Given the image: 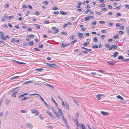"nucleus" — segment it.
<instances>
[{"label": "nucleus", "instance_id": "nucleus-13", "mask_svg": "<svg viewBox=\"0 0 129 129\" xmlns=\"http://www.w3.org/2000/svg\"><path fill=\"white\" fill-rule=\"evenodd\" d=\"M60 13L63 15H67V13L66 12H64L62 11H61L60 12Z\"/></svg>", "mask_w": 129, "mask_h": 129}, {"label": "nucleus", "instance_id": "nucleus-61", "mask_svg": "<svg viewBox=\"0 0 129 129\" xmlns=\"http://www.w3.org/2000/svg\"><path fill=\"white\" fill-rule=\"evenodd\" d=\"M14 18V17H13L12 16H9L8 17V18L9 20H10L11 18Z\"/></svg>", "mask_w": 129, "mask_h": 129}, {"label": "nucleus", "instance_id": "nucleus-64", "mask_svg": "<svg viewBox=\"0 0 129 129\" xmlns=\"http://www.w3.org/2000/svg\"><path fill=\"white\" fill-rule=\"evenodd\" d=\"M109 45L108 44H106L105 45V46L106 47L108 48L109 47Z\"/></svg>", "mask_w": 129, "mask_h": 129}, {"label": "nucleus", "instance_id": "nucleus-16", "mask_svg": "<svg viewBox=\"0 0 129 129\" xmlns=\"http://www.w3.org/2000/svg\"><path fill=\"white\" fill-rule=\"evenodd\" d=\"M10 100L9 99H7L5 101V103L7 105H8V104L9 103H10Z\"/></svg>", "mask_w": 129, "mask_h": 129}, {"label": "nucleus", "instance_id": "nucleus-11", "mask_svg": "<svg viewBox=\"0 0 129 129\" xmlns=\"http://www.w3.org/2000/svg\"><path fill=\"white\" fill-rule=\"evenodd\" d=\"M118 53L117 52H114L112 55V57H116L118 54Z\"/></svg>", "mask_w": 129, "mask_h": 129}, {"label": "nucleus", "instance_id": "nucleus-3", "mask_svg": "<svg viewBox=\"0 0 129 129\" xmlns=\"http://www.w3.org/2000/svg\"><path fill=\"white\" fill-rule=\"evenodd\" d=\"M19 90H17L16 91H13L11 94V96L12 97H15L16 96V94L18 92Z\"/></svg>", "mask_w": 129, "mask_h": 129}, {"label": "nucleus", "instance_id": "nucleus-5", "mask_svg": "<svg viewBox=\"0 0 129 129\" xmlns=\"http://www.w3.org/2000/svg\"><path fill=\"white\" fill-rule=\"evenodd\" d=\"M107 62H108L110 65L112 66L115 63V61L113 60L112 61H107Z\"/></svg>", "mask_w": 129, "mask_h": 129}, {"label": "nucleus", "instance_id": "nucleus-7", "mask_svg": "<svg viewBox=\"0 0 129 129\" xmlns=\"http://www.w3.org/2000/svg\"><path fill=\"white\" fill-rule=\"evenodd\" d=\"M52 29H53L55 31L54 33L55 34H57L58 33L59 31L58 29L56 27H52Z\"/></svg>", "mask_w": 129, "mask_h": 129}, {"label": "nucleus", "instance_id": "nucleus-34", "mask_svg": "<svg viewBox=\"0 0 129 129\" xmlns=\"http://www.w3.org/2000/svg\"><path fill=\"white\" fill-rule=\"evenodd\" d=\"M118 36V34H116L115 36H114L113 37V38L114 39H116L117 38Z\"/></svg>", "mask_w": 129, "mask_h": 129}, {"label": "nucleus", "instance_id": "nucleus-41", "mask_svg": "<svg viewBox=\"0 0 129 129\" xmlns=\"http://www.w3.org/2000/svg\"><path fill=\"white\" fill-rule=\"evenodd\" d=\"M62 117L63 118V121L65 123H67V121L66 120V119L64 118V117L63 116H62Z\"/></svg>", "mask_w": 129, "mask_h": 129}, {"label": "nucleus", "instance_id": "nucleus-36", "mask_svg": "<svg viewBox=\"0 0 129 129\" xmlns=\"http://www.w3.org/2000/svg\"><path fill=\"white\" fill-rule=\"evenodd\" d=\"M28 37L29 38H33L34 37V36L33 35H29L28 36Z\"/></svg>", "mask_w": 129, "mask_h": 129}, {"label": "nucleus", "instance_id": "nucleus-39", "mask_svg": "<svg viewBox=\"0 0 129 129\" xmlns=\"http://www.w3.org/2000/svg\"><path fill=\"white\" fill-rule=\"evenodd\" d=\"M124 27L123 26H119V28L118 29H124Z\"/></svg>", "mask_w": 129, "mask_h": 129}, {"label": "nucleus", "instance_id": "nucleus-15", "mask_svg": "<svg viewBox=\"0 0 129 129\" xmlns=\"http://www.w3.org/2000/svg\"><path fill=\"white\" fill-rule=\"evenodd\" d=\"M51 100H52V101L54 102V104H55V105H56V106H58V104H57V103L53 99V98L52 97H51Z\"/></svg>", "mask_w": 129, "mask_h": 129}, {"label": "nucleus", "instance_id": "nucleus-49", "mask_svg": "<svg viewBox=\"0 0 129 129\" xmlns=\"http://www.w3.org/2000/svg\"><path fill=\"white\" fill-rule=\"evenodd\" d=\"M95 13L98 15H100L102 14V13L101 12H96Z\"/></svg>", "mask_w": 129, "mask_h": 129}, {"label": "nucleus", "instance_id": "nucleus-45", "mask_svg": "<svg viewBox=\"0 0 129 129\" xmlns=\"http://www.w3.org/2000/svg\"><path fill=\"white\" fill-rule=\"evenodd\" d=\"M92 25H95L96 24V21H93L91 23Z\"/></svg>", "mask_w": 129, "mask_h": 129}, {"label": "nucleus", "instance_id": "nucleus-51", "mask_svg": "<svg viewBox=\"0 0 129 129\" xmlns=\"http://www.w3.org/2000/svg\"><path fill=\"white\" fill-rule=\"evenodd\" d=\"M90 10H87L86 11L84 12V13L85 14H87L88 13V12H89V11Z\"/></svg>", "mask_w": 129, "mask_h": 129}, {"label": "nucleus", "instance_id": "nucleus-21", "mask_svg": "<svg viewBox=\"0 0 129 129\" xmlns=\"http://www.w3.org/2000/svg\"><path fill=\"white\" fill-rule=\"evenodd\" d=\"M116 97L122 100H123L124 99L120 95L117 96Z\"/></svg>", "mask_w": 129, "mask_h": 129}, {"label": "nucleus", "instance_id": "nucleus-42", "mask_svg": "<svg viewBox=\"0 0 129 129\" xmlns=\"http://www.w3.org/2000/svg\"><path fill=\"white\" fill-rule=\"evenodd\" d=\"M36 111H35V110H32L31 111V112L32 113H35Z\"/></svg>", "mask_w": 129, "mask_h": 129}, {"label": "nucleus", "instance_id": "nucleus-9", "mask_svg": "<svg viewBox=\"0 0 129 129\" xmlns=\"http://www.w3.org/2000/svg\"><path fill=\"white\" fill-rule=\"evenodd\" d=\"M26 126L28 128H32L33 127L31 124L29 123L26 124Z\"/></svg>", "mask_w": 129, "mask_h": 129}, {"label": "nucleus", "instance_id": "nucleus-18", "mask_svg": "<svg viewBox=\"0 0 129 129\" xmlns=\"http://www.w3.org/2000/svg\"><path fill=\"white\" fill-rule=\"evenodd\" d=\"M68 45L67 44H66L64 43H62V47H64Z\"/></svg>", "mask_w": 129, "mask_h": 129}, {"label": "nucleus", "instance_id": "nucleus-23", "mask_svg": "<svg viewBox=\"0 0 129 129\" xmlns=\"http://www.w3.org/2000/svg\"><path fill=\"white\" fill-rule=\"evenodd\" d=\"M27 99H28V98H27L26 97H24L23 98H22L20 100V101L22 102L23 100H25Z\"/></svg>", "mask_w": 129, "mask_h": 129}, {"label": "nucleus", "instance_id": "nucleus-27", "mask_svg": "<svg viewBox=\"0 0 129 129\" xmlns=\"http://www.w3.org/2000/svg\"><path fill=\"white\" fill-rule=\"evenodd\" d=\"M20 112L22 113H26L27 112V111L23 110H20Z\"/></svg>", "mask_w": 129, "mask_h": 129}, {"label": "nucleus", "instance_id": "nucleus-62", "mask_svg": "<svg viewBox=\"0 0 129 129\" xmlns=\"http://www.w3.org/2000/svg\"><path fill=\"white\" fill-rule=\"evenodd\" d=\"M109 25L110 26H112L113 25V24L112 23H111L110 22H109L108 23Z\"/></svg>", "mask_w": 129, "mask_h": 129}, {"label": "nucleus", "instance_id": "nucleus-1", "mask_svg": "<svg viewBox=\"0 0 129 129\" xmlns=\"http://www.w3.org/2000/svg\"><path fill=\"white\" fill-rule=\"evenodd\" d=\"M40 99L43 101L44 103H45V105H46V106L48 108V109H51V108L50 107V106L49 105H48L47 103L44 100L43 98V97L41 96V98Z\"/></svg>", "mask_w": 129, "mask_h": 129}, {"label": "nucleus", "instance_id": "nucleus-12", "mask_svg": "<svg viewBox=\"0 0 129 129\" xmlns=\"http://www.w3.org/2000/svg\"><path fill=\"white\" fill-rule=\"evenodd\" d=\"M65 104L68 110H69L70 108V106H69V104H68V103L67 102H65Z\"/></svg>", "mask_w": 129, "mask_h": 129}, {"label": "nucleus", "instance_id": "nucleus-43", "mask_svg": "<svg viewBox=\"0 0 129 129\" xmlns=\"http://www.w3.org/2000/svg\"><path fill=\"white\" fill-rule=\"evenodd\" d=\"M13 61H15V62H16L19 64H21V63H22V62H19V61H16V60H13Z\"/></svg>", "mask_w": 129, "mask_h": 129}, {"label": "nucleus", "instance_id": "nucleus-17", "mask_svg": "<svg viewBox=\"0 0 129 129\" xmlns=\"http://www.w3.org/2000/svg\"><path fill=\"white\" fill-rule=\"evenodd\" d=\"M96 98L98 100H100L101 98V96H100V94H98L96 95Z\"/></svg>", "mask_w": 129, "mask_h": 129}, {"label": "nucleus", "instance_id": "nucleus-52", "mask_svg": "<svg viewBox=\"0 0 129 129\" xmlns=\"http://www.w3.org/2000/svg\"><path fill=\"white\" fill-rule=\"evenodd\" d=\"M75 37V36H71L70 37V38L71 39H73Z\"/></svg>", "mask_w": 129, "mask_h": 129}, {"label": "nucleus", "instance_id": "nucleus-26", "mask_svg": "<svg viewBox=\"0 0 129 129\" xmlns=\"http://www.w3.org/2000/svg\"><path fill=\"white\" fill-rule=\"evenodd\" d=\"M91 47L93 48H97L98 47V46L96 45H95L92 46Z\"/></svg>", "mask_w": 129, "mask_h": 129}, {"label": "nucleus", "instance_id": "nucleus-24", "mask_svg": "<svg viewBox=\"0 0 129 129\" xmlns=\"http://www.w3.org/2000/svg\"><path fill=\"white\" fill-rule=\"evenodd\" d=\"M33 82V80H32L31 81H25V82H23V83L24 84H26L30 82V83H31Z\"/></svg>", "mask_w": 129, "mask_h": 129}, {"label": "nucleus", "instance_id": "nucleus-37", "mask_svg": "<svg viewBox=\"0 0 129 129\" xmlns=\"http://www.w3.org/2000/svg\"><path fill=\"white\" fill-rule=\"evenodd\" d=\"M73 101H74V102L78 106H79V104H78V102L76 100H75L74 99H73Z\"/></svg>", "mask_w": 129, "mask_h": 129}, {"label": "nucleus", "instance_id": "nucleus-57", "mask_svg": "<svg viewBox=\"0 0 129 129\" xmlns=\"http://www.w3.org/2000/svg\"><path fill=\"white\" fill-rule=\"evenodd\" d=\"M44 23L45 24H48L50 23L49 21H45L44 22Z\"/></svg>", "mask_w": 129, "mask_h": 129}, {"label": "nucleus", "instance_id": "nucleus-47", "mask_svg": "<svg viewBox=\"0 0 129 129\" xmlns=\"http://www.w3.org/2000/svg\"><path fill=\"white\" fill-rule=\"evenodd\" d=\"M89 18L88 16L87 17H85L84 19V20L85 21L86 20H89Z\"/></svg>", "mask_w": 129, "mask_h": 129}, {"label": "nucleus", "instance_id": "nucleus-55", "mask_svg": "<svg viewBox=\"0 0 129 129\" xmlns=\"http://www.w3.org/2000/svg\"><path fill=\"white\" fill-rule=\"evenodd\" d=\"M30 13L29 11H27L26 13L25 14V15L26 16H28L29 15V13Z\"/></svg>", "mask_w": 129, "mask_h": 129}, {"label": "nucleus", "instance_id": "nucleus-28", "mask_svg": "<svg viewBox=\"0 0 129 129\" xmlns=\"http://www.w3.org/2000/svg\"><path fill=\"white\" fill-rule=\"evenodd\" d=\"M81 126L82 129H86L85 126L82 124H81Z\"/></svg>", "mask_w": 129, "mask_h": 129}, {"label": "nucleus", "instance_id": "nucleus-35", "mask_svg": "<svg viewBox=\"0 0 129 129\" xmlns=\"http://www.w3.org/2000/svg\"><path fill=\"white\" fill-rule=\"evenodd\" d=\"M105 6V5L104 4H100L99 5V7H104Z\"/></svg>", "mask_w": 129, "mask_h": 129}, {"label": "nucleus", "instance_id": "nucleus-32", "mask_svg": "<svg viewBox=\"0 0 129 129\" xmlns=\"http://www.w3.org/2000/svg\"><path fill=\"white\" fill-rule=\"evenodd\" d=\"M43 3L46 6L48 4V2L47 1H45L43 2Z\"/></svg>", "mask_w": 129, "mask_h": 129}, {"label": "nucleus", "instance_id": "nucleus-10", "mask_svg": "<svg viewBox=\"0 0 129 129\" xmlns=\"http://www.w3.org/2000/svg\"><path fill=\"white\" fill-rule=\"evenodd\" d=\"M45 85L50 87L51 88L53 89H54V87L52 85H51L49 84H46Z\"/></svg>", "mask_w": 129, "mask_h": 129}, {"label": "nucleus", "instance_id": "nucleus-8", "mask_svg": "<svg viewBox=\"0 0 129 129\" xmlns=\"http://www.w3.org/2000/svg\"><path fill=\"white\" fill-rule=\"evenodd\" d=\"M101 113L104 116H107L109 114V113L108 112L104 111H101Z\"/></svg>", "mask_w": 129, "mask_h": 129}, {"label": "nucleus", "instance_id": "nucleus-44", "mask_svg": "<svg viewBox=\"0 0 129 129\" xmlns=\"http://www.w3.org/2000/svg\"><path fill=\"white\" fill-rule=\"evenodd\" d=\"M62 104L64 108L65 107V104H64V102L63 100H62Z\"/></svg>", "mask_w": 129, "mask_h": 129}, {"label": "nucleus", "instance_id": "nucleus-60", "mask_svg": "<svg viewBox=\"0 0 129 129\" xmlns=\"http://www.w3.org/2000/svg\"><path fill=\"white\" fill-rule=\"evenodd\" d=\"M108 7L110 9H111L112 8V7L111 5H108Z\"/></svg>", "mask_w": 129, "mask_h": 129}, {"label": "nucleus", "instance_id": "nucleus-48", "mask_svg": "<svg viewBox=\"0 0 129 129\" xmlns=\"http://www.w3.org/2000/svg\"><path fill=\"white\" fill-rule=\"evenodd\" d=\"M52 9L53 10H58V8H57V7L55 6L52 8Z\"/></svg>", "mask_w": 129, "mask_h": 129}, {"label": "nucleus", "instance_id": "nucleus-20", "mask_svg": "<svg viewBox=\"0 0 129 129\" xmlns=\"http://www.w3.org/2000/svg\"><path fill=\"white\" fill-rule=\"evenodd\" d=\"M8 18V17L7 16L3 17L2 18L1 20L3 21H5V18Z\"/></svg>", "mask_w": 129, "mask_h": 129}, {"label": "nucleus", "instance_id": "nucleus-63", "mask_svg": "<svg viewBox=\"0 0 129 129\" xmlns=\"http://www.w3.org/2000/svg\"><path fill=\"white\" fill-rule=\"evenodd\" d=\"M4 34L3 33L1 32H0V35L2 36V37L3 36H4Z\"/></svg>", "mask_w": 129, "mask_h": 129}, {"label": "nucleus", "instance_id": "nucleus-4", "mask_svg": "<svg viewBox=\"0 0 129 129\" xmlns=\"http://www.w3.org/2000/svg\"><path fill=\"white\" fill-rule=\"evenodd\" d=\"M77 35L80 39H82L83 38V34L82 33L78 32L77 33Z\"/></svg>", "mask_w": 129, "mask_h": 129}, {"label": "nucleus", "instance_id": "nucleus-50", "mask_svg": "<svg viewBox=\"0 0 129 129\" xmlns=\"http://www.w3.org/2000/svg\"><path fill=\"white\" fill-rule=\"evenodd\" d=\"M61 34L64 35H66L67 34V33L63 31L61 32Z\"/></svg>", "mask_w": 129, "mask_h": 129}, {"label": "nucleus", "instance_id": "nucleus-22", "mask_svg": "<svg viewBox=\"0 0 129 129\" xmlns=\"http://www.w3.org/2000/svg\"><path fill=\"white\" fill-rule=\"evenodd\" d=\"M90 43L89 42H85L82 45L83 46H87Z\"/></svg>", "mask_w": 129, "mask_h": 129}, {"label": "nucleus", "instance_id": "nucleus-58", "mask_svg": "<svg viewBox=\"0 0 129 129\" xmlns=\"http://www.w3.org/2000/svg\"><path fill=\"white\" fill-rule=\"evenodd\" d=\"M11 41L12 42H15V39L13 38H12Z\"/></svg>", "mask_w": 129, "mask_h": 129}, {"label": "nucleus", "instance_id": "nucleus-56", "mask_svg": "<svg viewBox=\"0 0 129 129\" xmlns=\"http://www.w3.org/2000/svg\"><path fill=\"white\" fill-rule=\"evenodd\" d=\"M122 61L125 62H127L129 61V58L126 59L124 60H123Z\"/></svg>", "mask_w": 129, "mask_h": 129}, {"label": "nucleus", "instance_id": "nucleus-29", "mask_svg": "<svg viewBox=\"0 0 129 129\" xmlns=\"http://www.w3.org/2000/svg\"><path fill=\"white\" fill-rule=\"evenodd\" d=\"M28 44L30 46H32L34 44V43L33 42L31 41L28 42Z\"/></svg>", "mask_w": 129, "mask_h": 129}, {"label": "nucleus", "instance_id": "nucleus-33", "mask_svg": "<svg viewBox=\"0 0 129 129\" xmlns=\"http://www.w3.org/2000/svg\"><path fill=\"white\" fill-rule=\"evenodd\" d=\"M35 25H36V27L38 29H40V27L39 25L37 24H35Z\"/></svg>", "mask_w": 129, "mask_h": 129}, {"label": "nucleus", "instance_id": "nucleus-30", "mask_svg": "<svg viewBox=\"0 0 129 129\" xmlns=\"http://www.w3.org/2000/svg\"><path fill=\"white\" fill-rule=\"evenodd\" d=\"M124 59V57L122 56H119L118 57V59Z\"/></svg>", "mask_w": 129, "mask_h": 129}, {"label": "nucleus", "instance_id": "nucleus-38", "mask_svg": "<svg viewBox=\"0 0 129 129\" xmlns=\"http://www.w3.org/2000/svg\"><path fill=\"white\" fill-rule=\"evenodd\" d=\"M101 32L102 33H105L107 32L106 30H101Z\"/></svg>", "mask_w": 129, "mask_h": 129}, {"label": "nucleus", "instance_id": "nucleus-53", "mask_svg": "<svg viewBox=\"0 0 129 129\" xmlns=\"http://www.w3.org/2000/svg\"><path fill=\"white\" fill-rule=\"evenodd\" d=\"M120 6H118V7H116L115 9L117 10H119L120 9Z\"/></svg>", "mask_w": 129, "mask_h": 129}, {"label": "nucleus", "instance_id": "nucleus-31", "mask_svg": "<svg viewBox=\"0 0 129 129\" xmlns=\"http://www.w3.org/2000/svg\"><path fill=\"white\" fill-rule=\"evenodd\" d=\"M93 41L95 42H98V39L96 37L94 38L93 39Z\"/></svg>", "mask_w": 129, "mask_h": 129}, {"label": "nucleus", "instance_id": "nucleus-46", "mask_svg": "<svg viewBox=\"0 0 129 129\" xmlns=\"http://www.w3.org/2000/svg\"><path fill=\"white\" fill-rule=\"evenodd\" d=\"M99 22L101 24H103L105 23V21L103 20L100 21Z\"/></svg>", "mask_w": 129, "mask_h": 129}, {"label": "nucleus", "instance_id": "nucleus-25", "mask_svg": "<svg viewBox=\"0 0 129 129\" xmlns=\"http://www.w3.org/2000/svg\"><path fill=\"white\" fill-rule=\"evenodd\" d=\"M112 48L114 49H116L117 47V46H116L114 45H112L111 46Z\"/></svg>", "mask_w": 129, "mask_h": 129}, {"label": "nucleus", "instance_id": "nucleus-54", "mask_svg": "<svg viewBox=\"0 0 129 129\" xmlns=\"http://www.w3.org/2000/svg\"><path fill=\"white\" fill-rule=\"evenodd\" d=\"M43 47V45H40L38 46V47L40 48H42Z\"/></svg>", "mask_w": 129, "mask_h": 129}, {"label": "nucleus", "instance_id": "nucleus-14", "mask_svg": "<svg viewBox=\"0 0 129 129\" xmlns=\"http://www.w3.org/2000/svg\"><path fill=\"white\" fill-rule=\"evenodd\" d=\"M29 95H31V96L33 95H37L38 96L40 97V98L42 96L40 94H38L37 93H36L32 94H29Z\"/></svg>", "mask_w": 129, "mask_h": 129}, {"label": "nucleus", "instance_id": "nucleus-40", "mask_svg": "<svg viewBox=\"0 0 129 129\" xmlns=\"http://www.w3.org/2000/svg\"><path fill=\"white\" fill-rule=\"evenodd\" d=\"M113 41V39L111 38L107 40V41L109 42H110L112 41Z\"/></svg>", "mask_w": 129, "mask_h": 129}, {"label": "nucleus", "instance_id": "nucleus-6", "mask_svg": "<svg viewBox=\"0 0 129 129\" xmlns=\"http://www.w3.org/2000/svg\"><path fill=\"white\" fill-rule=\"evenodd\" d=\"M47 66H49L51 67L54 68L56 66V65L55 64L52 63H47Z\"/></svg>", "mask_w": 129, "mask_h": 129}, {"label": "nucleus", "instance_id": "nucleus-2", "mask_svg": "<svg viewBox=\"0 0 129 129\" xmlns=\"http://www.w3.org/2000/svg\"><path fill=\"white\" fill-rule=\"evenodd\" d=\"M46 112L47 114L49 115L52 118L54 119L55 118V117L53 116L52 114L48 111L46 110Z\"/></svg>", "mask_w": 129, "mask_h": 129}, {"label": "nucleus", "instance_id": "nucleus-59", "mask_svg": "<svg viewBox=\"0 0 129 129\" xmlns=\"http://www.w3.org/2000/svg\"><path fill=\"white\" fill-rule=\"evenodd\" d=\"M119 33L121 35H123L124 34L123 31H119Z\"/></svg>", "mask_w": 129, "mask_h": 129}, {"label": "nucleus", "instance_id": "nucleus-19", "mask_svg": "<svg viewBox=\"0 0 129 129\" xmlns=\"http://www.w3.org/2000/svg\"><path fill=\"white\" fill-rule=\"evenodd\" d=\"M35 70H36L40 72H41L43 70V68H40L38 69H35Z\"/></svg>", "mask_w": 129, "mask_h": 129}]
</instances>
